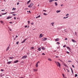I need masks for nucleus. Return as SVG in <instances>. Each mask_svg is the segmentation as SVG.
<instances>
[{
	"label": "nucleus",
	"instance_id": "nucleus-56",
	"mask_svg": "<svg viewBox=\"0 0 78 78\" xmlns=\"http://www.w3.org/2000/svg\"><path fill=\"white\" fill-rule=\"evenodd\" d=\"M43 11H44V12H46L47 11L45 10H43Z\"/></svg>",
	"mask_w": 78,
	"mask_h": 78
},
{
	"label": "nucleus",
	"instance_id": "nucleus-61",
	"mask_svg": "<svg viewBox=\"0 0 78 78\" xmlns=\"http://www.w3.org/2000/svg\"><path fill=\"white\" fill-rule=\"evenodd\" d=\"M58 57H59L58 56H55L56 58H58Z\"/></svg>",
	"mask_w": 78,
	"mask_h": 78
},
{
	"label": "nucleus",
	"instance_id": "nucleus-33",
	"mask_svg": "<svg viewBox=\"0 0 78 78\" xmlns=\"http://www.w3.org/2000/svg\"><path fill=\"white\" fill-rule=\"evenodd\" d=\"M48 60H49V61H51V59L50 58H48Z\"/></svg>",
	"mask_w": 78,
	"mask_h": 78
},
{
	"label": "nucleus",
	"instance_id": "nucleus-10",
	"mask_svg": "<svg viewBox=\"0 0 78 78\" xmlns=\"http://www.w3.org/2000/svg\"><path fill=\"white\" fill-rule=\"evenodd\" d=\"M43 36L42 35V34H41L40 35V37H39V38H41V37H42Z\"/></svg>",
	"mask_w": 78,
	"mask_h": 78
},
{
	"label": "nucleus",
	"instance_id": "nucleus-37",
	"mask_svg": "<svg viewBox=\"0 0 78 78\" xmlns=\"http://www.w3.org/2000/svg\"><path fill=\"white\" fill-rule=\"evenodd\" d=\"M31 48V49L32 50H33V49H34V47H32L31 48Z\"/></svg>",
	"mask_w": 78,
	"mask_h": 78
},
{
	"label": "nucleus",
	"instance_id": "nucleus-28",
	"mask_svg": "<svg viewBox=\"0 0 78 78\" xmlns=\"http://www.w3.org/2000/svg\"><path fill=\"white\" fill-rule=\"evenodd\" d=\"M47 40V38H44V41H46V40Z\"/></svg>",
	"mask_w": 78,
	"mask_h": 78
},
{
	"label": "nucleus",
	"instance_id": "nucleus-22",
	"mask_svg": "<svg viewBox=\"0 0 78 78\" xmlns=\"http://www.w3.org/2000/svg\"><path fill=\"white\" fill-rule=\"evenodd\" d=\"M55 6H57L58 5V3H57V2H55Z\"/></svg>",
	"mask_w": 78,
	"mask_h": 78
},
{
	"label": "nucleus",
	"instance_id": "nucleus-23",
	"mask_svg": "<svg viewBox=\"0 0 78 78\" xmlns=\"http://www.w3.org/2000/svg\"><path fill=\"white\" fill-rule=\"evenodd\" d=\"M71 70L72 73H73V70L72 69V68H71Z\"/></svg>",
	"mask_w": 78,
	"mask_h": 78
},
{
	"label": "nucleus",
	"instance_id": "nucleus-12",
	"mask_svg": "<svg viewBox=\"0 0 78 78\" xmlns=\"http://www.w3.org/2000/svg\"><path fill=\"white\" fill-rule=\"evenodd\" d=\"M30 1H31V0H29V1H28L27 2V5H28L29 4V3H30Z\"/></svg>",
	"mask_w": 78,
	"mask_h": 78
},
{
	"label": "nucleus",
	"instance_id": "nucleus-17",
	"mask_svg": "<svg viewBox=\"0 0 78 78\" xmlns=\"http://www.w3.org/2000/svg\"><path fill=\"white\" fill-rule=\"evenodd\" d=\"M38 51H41V48H38Z\"/></svg>",
	"mask_w": 78,
	"mask_h": 78
},
{
	"label": "nucleus",
	"instance_id": "nucleus-13",
	"mask_svg": "<svg viewBox=\"0 0 78 78\" xmlns=\"http://www.w3.org/2000/svg\"><path fill=\"white\" fill-rule=\"evenodd\" d=\"M71 40L72 41V42H74V43H75V42H76V41H75V40L73 39H72Z\"/></svg>",
	"mask_w": 78,
	"mask_h": 78
},
{
	"label": "nucleus",
	"instance_id": "nucleus-19",
	"mask_svg": "<svg viewBox=\"0 0 78 78\" xmlns=\"http://www.w3.org/2000/svg\"><path fill=\"white\" fill-rule=\"evenodd\" d=\"M41 49L42 50H45V48L44 47H42L41 48Z\"/></svg>",
	"mask_w": 78,
	"mask_h": 78
},
{
	"label": "nucleus",
	"instance_id": "nucleus-41",
	"mask_svg": "<svg viewBox=\"0 0 78 78\" xmlns=\"http://www.w3.org/2000/svg\"><path fill=\"white\" fill-rule=\"evenodd\" d=\"M5 11V9H4L3 10H1V11Z\"/></svg>",
	"mask_w": 78,
	"mask_h": 78
},
{
	"label": "nucleus",
	"instance_id": "nucleus-18",
	"mask_svg": "<svg viewBox=\"0 0 78 78\" xmlns=\"http://www.w3.org/2000/svg\"><path fill=\"white\" fill-rule=\"evenodd\" d=\"M9 59H13L14 58V57H9Z\"/></svg>",
	"mask_w": 78,
	"mask_h": 78
},
{
	"label": "nucleus",
	"instance_id": "nucleus-29",
	"mask_svg": "<svg viewBox=\"0 0 78 78\" xmlns=\"http://www.w3.org/2000/svg\"><path fill=\"white\" fill-rule=\"evenodd\" d=\"M0 76L1 77H2L3 76V75H2V73H1L0 74Z\"/></svg>",
	"mask_w": 78,
	"mask_h": 78
},
{
	"label": "nucleus",
	"instance_id": "nucleus-2",
	"mask_svg": "<svg viewBox=\"0 0 78 78\" xmlns=\"http://www.w3.org/2000/svg\"><path fill=\"white\" fill-rule=\"evenodd\" d=\"M34 5V4L33 3H32L30 4V5L28 6L29 8H32L33 6Z\"/></svg>",
	"mask_w": 78,
	"mask_h": 78
},
{
	"label": "nucleus",
	"instance_id": "nucleus-49",
	"mask_svg": "<svg viewBox=\"0 0 78 78\" xmlns=\"http://www.w3.org/2000/svg\"><path fill=\"white\" fill-rule=\"evenodd\" d=\"M75 34L76 36V32H75Z\"/></svg>",
	"mask_w": 78,
	"mask_h": 78
},
{
	"label": "nucleus",
	"instance_id": "nucleus-42",
	"mask_svg": "<svg viewBox=\"0 0 78 78\" xmlns=\"http://www.w3.org/2000/svg\"><path fill=\"white\" fill-rule=\"evenodd\" d=\"M42 41H44V38H42Z\"/></svg>",
	"mask_w": 78,
	"mask_h": 78
},
{
	"label": "nucleus",
	"instance_id": "nucleus-45",
	"mask_svg": "<svg viewBox=\"0 0 78 78\" xmlns=\"http://www.w3.org/2000/svg\"><path fill=\"white\" fill-rule=\"evenodd\" d=\"M1 72H3V71H4V70H3V69H1Z\"/></svg>",
	"mask_w": 78,
	"mask_h": 78
},
{
	"label": "nucleus",
	"instance_id": "nucleus-7",
	"mask_svg": "<svg viewBox=\"0 0 78 78\" xmlns=\"http://www.w3.org/2000/svg\"><path fill=\"white\" fill-rule=\"evenodd\" d=\"M66 48L67 49H68V50H70V51H71V49H70V48H69V47L67 46Z\"/></svg>",
	"mask_w": 78,
	"mask_h": 78
},
{
	"label": "nucleus",
	"instance_id": "nucleus-16",
	"mask_svg": "<svg viewBox=\"0 0 78 78\" xmlns=\"http://www.w3.org/2000/svg\"><path fill=\"white\" fill-rule=\"evenodd\" d=\"M61 12V10H57L56 11L57 13H58V12Z\"/></svg>",
	"mask_w": 78,
	"mask_h": 78
},
{
	"label": "nucleus",
	"instance_id": "nucleus-40",
	"mask_svg": "<svg viewBox=\"0 0 78 78\" xmlns=\"http://www.w3.org/2000/svg\"><path fill=\"white\" fill-rule=\"evenodd\" d=\"M66 47V45H65L64 46H63V47L65 48Z\"/></svg>",
	"mask_w": 78,
	"mask_h": 78
},
{
	"label": "nucleus",
	"instance_id": "nucleus-52",
	"mask_svg": "<svg viewBox=\"0 0 78 78\" xmlns=\"http://www.w3.org/2000/svg\"><path fill=\"white\" fill-rule=\"evenodd\" d=\"M17 5H19V2H18L17 3Z\"/></svg>",
	"mask_w": 78,
	"mask_h": 78
},
{
	"label": "nucleus",
	"instance_id": "nucleus-9",
	"mask_svg": "<svg viewBox=\"0 0 78 78\" xmlns=\"http://www.w3.org/2000/svg\"><path fill=\"white\" fill-rule=\"evenodd\" d=\"M11 62H12V61L8 62H7V64H11Z\"/></svg>",
	"mask_w": 78,
	"mask_h": 78
},
{
	"label": "nucleus",
	"instance_id": "nucleus-34",
	"mask_svg": "<svg viewBox=\"0 0 78 78\" xmlns=\"http://www.w3.org/2000/svg\"><path fill=\"white\" fill-rule=\"evenodd\" d=\"M78 76V75L77 74H75V77H76V76Z\"/></svg>",
	"mask_w": 78,
	"mask_h": 78
},
{
	"label": "nucleus",
	"instance_id": "nucleus-30",
	"mask_svg": "<svg viewBox=\"0 0 78 78\" xmlns=\"http://www.w3.org/2000/svg\"><path fill=\"white\" fill-rule=\"evenodd\" d=\"M16 8H12V10L13 11V10H16Z\"/></svg>",
	"mask_w": 78,
	"mask_h": 78
},
{
	"label": "nucleus",
	"instance_id": "nucleus-5",
	"mask_svg": "<svg viewBox=\"0 0 78 78\" xmlns=\"http://www.w3.org/2000/svg\"><path fill=\"white\" fill-rule=\"evenodd\" d=\"M27 38H26L25 39H24L21 42L22 44H23V43H24V42H25L26 40H27Z\"/></svg>",
	"mask_w": 78,
	"mask_h": 78
},
{
	"label": "nucleus",
	"instance_id": "nucleus-1",
	"mask_svg": "<svg viewBox=\"0 0 78 78\" xmlns=\"http://www.w3.org/2000/svg\"><path fill=\"white\" fill-rule=\"evenodd\" d=\"M55 62L57 65V66L58 67H59V68L60 67H61V64H60L59 62H56V61Z\"/></svg>",
	"mask_w": 78,
	"mask_h": 78
},
{
	"label": "nucleus",
	"instance_id": "nucleus-44",
	"mask_svg": "<svg viewBox=\"0 0 78 78\" xmlns=\"http://www.w3.org/2000/svg\"><path fill=\"white\" fill-rule=\"evenodd\" d=\"M62 76H63V77H64L65 75L64 74H62Z\"/></svg>",
	"mask_w": 78,
	"mask_h": 78
},
{
	"label": "nucleus",
	"instance_id": "nucleus-24",
	"mask_svg": "<svg viewBox=\"0 0 78 78\" xmlns=\"http://www.w3.org/2000/svg\"><path fill=\"white\" fill-rule=\"evenodd\" d=\"M8 28L9 29L10 31H12V29L10 28H9V27H8Z\"/></svg>",
	"mask_w": 78,
	"mask_h": 78
},
{
	"label": "nucleus",
	"instance_id": "nucleus-63",
	"mask_svg": "<svg viewBox=\"0 0 78 78\" xmlns=\"http://www.w3.org/2000/svg\"><path fill=\"white\" fill-rule=\"evenodd\" d=\"M63 6V4H62V5H61V6Z\"/></svg>",
	"mask_w": 78,
	"mask_h": 78
},
{
	"label": "nucleus",
	"instance_id": "nucleus-38",
	"mask_svg": "<svg viewBox=\"0 0 78 78\" xmlns=\"http://www.w3.org/2000/svg\"><path fill=\"white\" fill-rule=\"evenodd\" d=\"M69 14H66V16L67 17H68V16H69Z\"/></svg>",
	"mask_w": 78,
	"mask_h": 78
},
{
	"label": "nucleus",
	"instance_id": "nucleus-25",
	"mask_svg": "<svg viewBox=\"0 0 78 78\" xmlns=\"http://www.w3.org/2000/svg\"><path fill=\"white\" fill-rule=\"evenodd\" d=\"M53 1H54V0H49L50 3H51V2H52Z\"/></svg>",
	"mask_w": 78,
	"mask_h": 78
},
{
	"label": "nucleus",
	"instance_id": "nucleus-51",
	"mask_svg": "<svg viewBox=\"0 0 78 78\" xmlns=\"http://www.w3.org/2000/svg\"><path fill=\"white\" fill-rule=\"evenodd\" d=\"M12 15L14 16H16V14H13Z\"/></svg>",
	"mask_w": 78,
	"mask_h": 78
},
{
	"label": "nucleus",
	"instance_id": "nucleus-54",
	"mask_svg": "<svg viewBox=\"0 0 78 78\" xmlns=\"http://www.w3.org/2000/svg\"><path fill=\"white\" fill-rule=\"evenodd\" d=\"M33 24H34V23H31V25H33Z\"/></svg>",
	"mask_w": 78,
	"mask_h": 78
},
{
	"label": "nucleus",
	"instance_id": "nucleus-59",
	"mask_svg": "<svg viewBox=\"0 0 78 78\" xmlns=\"http://www.w3.org/2000/svg\"><path fill=\"white\" fill-rule=\"evenodd\" d=\"M72 67H73V68H74V65H72Z\"/></svg>",
	"mask_w": 78,
	"mask_h": 78
},
{
	"label": "nucleus",
	"instance_id": "nucleus-58",
	"mask_svg": "<svg viewBox=\"0 0 78 78\" xmlns=\"http://www.w3.org/2000/svg\"><path fill=\"white\" fill-rule=\"evenodd\" d=\"M14 19L15 20H16V17H14Z\"/></svg>",
	"mask_w": 78,
	"mask_h": 78
},
{
	"label": "nucleus",
	"instance_id": "nucleus-32",
	"mask_svg": "<svg viewBox=\"0 0 78 78\" xmlns=\"http://www.w3.org/2000/svg\"><path fill=\"white\" fill-rule=\"evenodd\" d=\"M43 14H44V16H47V14H46V13H44Z\"/></svg>",
	"mask_w": 78,
	"mask_h": 78
},
{
	"label": "nucleus",
	"instance_id": "nucleus-53",
	"mask_svg": "<svg viewBox=\"0 0 78 78\" xmlns=\"http://www.w3.org/2000/svg\"><path fill=\"white\" fill-rule=\"evenodd\" d=\"M9 23H10L11 24L12 23V22H10Z\"/></svg>",
	"mask_w": 78,
	"mask_h": 78
},
{
	"label": "nucleus",
	"instance_id": "nucleus-62",
	"mask_svg": "<svg viewBox=\"0 0 78 78\" xmlns=\"http://www.w3.org/2000/svg\"><path fill=\"white\" fill-rule=\"evenodd\" d=\"M29 12H30V13H31V12H30V10H29Z\"/></svg>",
	"mask_w": 78,
	"mask_h": 78
},
{
	"label": "nucleus",
	"instance_id": "nucleus-36",
	"mask_svg": "<svg viewBox=\"0 0 78 78\" xmlns=\"http://www.w3.org/2000/svg\"><path fill=\"white\" fill-rule=\"evenodd\" d=\"M42 55H45V53H42Z\"/></svg>",
	"mask_w": 78,
	"mask_h": 78
},
{
	"label": "nucleus",
	"instance_id": "nucleus-11",
	"mask_svg": "<svg viewBox=\"0 0 78 78\" xmlns=\"http://www.w3.org/2000/svg\"><path fill=\"white\" fill-rule=\"evenodd\" d=\"M18 62H19V61L17 60H16L15 61H14V63H17Z\"/></svg>",
	"mask_w": 78,
	"mask_h": 78
},
{
	"label": "nucleus",
	"instance_id": "nucleus-46",
	"mask_svg": "<svg viewBox=\"0 0 78 78\" xmlns=\"http://www.w3.org/2000/svg\"><path fill=\"white\" fill-rule=\"evenodd\" d=\"M66 70H67V72H69V69H66Z\"/></svg>",
	"mask_w": 78,
	"mask_h": 78
},
{
	"label": "nucleus",
	"instance_id": "nucleus-15",
	"mask_svg": "<svg viewBox=\"0 0 78 78\" xmlns=\"http://www.w3.org/2000/svg\"><path fill=\"white\" fill-rule=\"evenodd\" d=\"M0 22H1V23H3V25H5V23H3V21H0Z\"/></svg>",
	"mask_w": 78,
	"mask_h": 78
},
{
	"label": "nucleus",
	"instance_id": "nucleus-35",
	"mask_svg": "<svg viewBox=\"0 0 78 78\" xmlns=\"http://www.w3.org/2000/svg\"><path fill=\"white\" fill-rule=\"evenodd\" d=\"M19 41H17L16 43V44H17V45H18V44H19Z\"/></svg>",
	"mask_w": 78,
	"mask_h": 78
},
{
	"label": "nucleus",
	"instance_id": "nucleus-14",
	"mask_svg": "<svg viewBox=\"0 0 78 78\" xmlns=\"http://www.w3.org/2000/svg\"><path fill=\"white\" fill-rule=\"evenodd\" d=\"M38 70L37 69H33V71H34V72H37Z\"/></svg>",
	"mask_w": 78,
	"mask_h": 78
},
{
	"label": "nucleus",
	"instance_id": "nucleus-8",
	"mask_svg": "<svg viewBox=\"0 0 78 78\" xmlns=\"http://www.w3.org/2000/svg\"><path fill=\"white\" fill-rule=\"evenodd\" d=\"M55 41H56V42H57L58 41H59V38H57L55 39Z\"/></svg>",
	"mask_w": 78,
	"mask_h": 78
},
{
	"label": "nucleus",
	"instance_id": "nucleus-27",
	"mask_svg": "<svg viewBox=\"0 0 78 78\" xmlns=\"http://www.w3.org/2000/svg\"><path fill=\"white\" fill-rule=\"evenodd\" d=\"M7 14V12H5V13H2V15H5V14Z\"/></svg>",
	"mask_w": 78,
	"mask_h": 78
},
{
	"label": "nucleus",
	"instance_id": "nucleus-21",
	"mask_svg": "<svg viewBox=\"0 0 78 78\" xmlns=\"http://www.w3.org/2000/svg\"><path fill=\"white\" fill-rule=\"evenodd\" d=\"M9 47H8L7 48V49H6V51H8V50H9Z\"/></svg>",
	"mask_w": 78,
	"mask_h": 78
},
{
	"label": "nucleus",
	"instance_id": "nucleus-47",
	"mask_svg": "<svg viewBox=\"0 0 78 78\" xmlns=\"http://www.w3.org/2000/svg\"><path fill=\"white\" fill-rule=\"evenodd\" d=\"M57 44H60V43L59 42H57Z\"/></svg>",
	"mask_w": 78,
	"mask_h": 78
},
{
	"label": "nucleus",
	"instance_id": "nucleus-48",
	"mask_svg": "<svg viewBox=\"0 0 78 78\" xmlns=\"http://www.w3.org/2000/svg\"><path fill=\"white\" fill-rule=\"evenodd\" d=\"M30 21H28V24H29L30 23Z\"/></svg>",
	"mask_w": 78,
	"mask_h": 78
},
{
	"label": "nucleus",
	"instance_id": "nucleus-6",
	"mask_svg": "<svg viewBox=\"0 0 78 78\" xmlns=\"http://www.w3.org/2000/svg\"><path fill=\"white\" fill-rule=\"evenodd\" d=\"M12 17V16H9L7 17V19H11V18Z\"/></svg>",
	"mask_w": 78,
	"mask_h": 78
},
{
	"label": "nucleus",
	"instance_id": "nucleus-31",
	"mask_svg": "<svg viewBox=\"0 0 78 78\" xmlns=\"http://www.w3.org/2000/svg\"><path fill=\"white\" fill-rule=\"evenodd\" d=\"M69 17V16H67L66 17H64L63 18L64 19H67Z\"/></svg>",
	"mask_w": 78,
	"mask_h": 78
},
{
	"label": "nucleus",
	"instance_id": "nucleus-60",
	"mask_svg": "<svg viewBox=\"0 0 78 78\" xmlns=\"http://www.w3.org/2000/svg\"><path fill=\"white\" fill-rule=\"evenodd\" d=\"M68 62H71V61L69 60V61H68Z\"/></svg>",
	"mask_w": 78,
	"mask_h": 78
},
{
	"label": "nucleus",
	"instance_id": "nucleus-43",
	"mask_svg": "<svg viewBox=\"0 0 78 78\" xmlns=\"http://www.w3.org/2000/svg\"><path fill=\"white\" fill-rule=\"evenodd\" d=\"M66 53L67 54H69V52L68 51H66Z\"/></svg>",
	"mask_w": 78,
	"mask_h": 78
},
{
	"label": "nucleus",
	"instance_id": "nucleus-50",
	"mask_svg": "<svg viewBox=\"0 0 78 78\" xmlns=\"http://www.w3.org/2000/svg\"><path fill=\"white\" fill-rule=\"evenodd\" d=\"M41 17V16L39 15L37 16V17H38V18H39V17Z\"/></svg>",
	"mask_w": 78,
	"mask_h": 78
},
{
	"label": "nucleus",
	"instance_id": "nucleus-64",
	"mask_svg": "<svg viewBox=\"0 0 78 78\" xmlns=\"http://www.w3.org/2000/svg\"><path fill=\"white\" fill-rule=\"evenodd\" d=\"M18 37V36L17 35L16 36V37Z\"/></svg>",
	"mask_w": 78,
	"mask_h": 78
},
{
	"label": "nucleus",
	"instance_id": "nucleus-57",
	"mask_svg": "<svg viewBox=\"0 0 78 78\" xmlns=\"http://www.w3.org/2000/svg\"><path fill=\"white\" fill-rule=\"evenodd\" d=\"M65 40L66 41V40H67V38H66L65 39Z\"/></svg>",
	"mask_w": 78,
	"mask_h": 78
},
{
	"label": "nucleus",
	"instance_id": "nucleus-20",
	"mask_svg": "<svg viewBox=\"0 0 78 78\" xmlns=\"http://www.w3.org/2000/svg\"><path fill=\"white\" fill-rule=\"evenodd\" d=\"M51 25H52V27H53V26H54V25H53L54 24V23L53 22L51 23Z\"/></svg>",
	"mask_w": 78,
	"mask_h": 78
},
{
	"label": "nucleus",
	"instance_id": "nucleus-55",
	"mask_svg": "<svg viewBox=\"0 0 78 78\" xmlns=\"http://www.w3.org/2000/svg\"><path fill=\"white\" fill-rule=\"evenodd\" d=\"M25 28H27V26L26 25L25 26Z\"/></svg>",
	"mask_w": 78,
	"mask_h": 78
},
{
	"label": "nucleus",
	"instance_id": "nucleus-3",
	"mask_svg": "<svg viewBox=\"0 0 78 78\" xmlns=\"http://www.w3.org/2000/svg\"><path fill=\"white\" fill-rule=\"evenodd\" d=\"M27 58V56L24 55L22 57V59H25V58Z\"/></svg>",
	"mask_w": 78,
	"mask_h": 78
},
{
	"label": "nucleus",
	"instance_id": "nucleus-4",
	"mask_svg": "<svg viewBox=\"0 0 78 78\" xmlns=\"http://www.w3.org/2000/svg\"><path fill=\"white\" fill-rule=\"evenodd\" d=\"M40 62L38 61L37 62L36 64V67H38V63H40Z\"/></svg>",
	"mask_w": 78,
	"mask_h": 78
},
{
	"label": "nucleus",
	"instance_id": "nucleus-39",
	"mask_svg": "<svg viewBox=\"0 0 78 78\" xmlns=\"http://www.w3.org/2000/svg\"><path fill=\"white\" fill-rule=\"evenodd\" d=\"M14 13H15V12H10V14H14Z\"/></svg>",
	"mask_w": 78,
	"mask_h": 78
},
{
	"label": "nucleus",
	"instance_id": "nucleus-26",
	"mask_svg": "<svg viewBox=\"0 0 78 78\" xmlns=\"http://www.w3.org/2000/svg\"><path fill=\"white\" fill-rule=\"evenodd\" d=\"M64 66H65V67H68V66H67V65H66V64H64Z\"/></svg>",
	"mask_w": 78,
	"mask_h": 78
}]
</instances>
